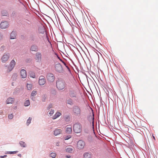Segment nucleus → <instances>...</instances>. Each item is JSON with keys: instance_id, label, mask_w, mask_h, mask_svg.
<instances>
[{"instance_id": "obj_30", "label": "nucleus", "mask_w": 158, "mask_h": 158, "mask_svg": "<svg viewBox=\"0 0 158 158\" xmlns=\"http://www.w3.org/2000/svg\"><path fill=\"white\" fill-rule=\"evenodd\" d=\"M31 118L29 117L27 121V125H28L30 124L31 122Z\"/></svg>"}, {"instance_id": "obj_15", "label": "nucleus", "mask_w": 158, "mask_h": 158, "mask_svg": "<svg viewBox=\"0 0 158 158\" xmlns=\"http://www.w3.org/2000/svg\"><path fill=\"white\" fill-rule=\"evenodd\" d=\"M38 47L37 46L35 45H32L31 47V50L32 51H37L38 50Z\"/></svg>"}, {"instance_id": "obj_12", "label": "nucleus", "mask_w": 158, "mask_h": 158, "mask_svg": "<svg viewBox=\"0 0 158 158\" xmlns=\"http://www.w3.org/2000/svg\"><path fill=\"white\" fill-rule=\"evenodd\" d=\"M20 75L22 78H25L27 76L26 71L24 69H22L20 71Z\"/></svg>"}, {"instance_id": "obj_26", "label": "nucleus", "mask_w": 158, "mask_h": 158, "mask_svg": "<svg viewBox=\"0 0 158 158\" xmlns=\"http://www.w3.org/2000/svg\"><path fill=\"white\" fill-rule=\"evenodd\" d=\"M66 150L67 152H71L73 149L72 147H69L66 148Z\"/></svg>"}, {"instance_id": "obj_17", "label": "nucleus", "mask_w": 158, "mask_h": 158, "mask_svg": "<svg viewBox=\"0 0 158 158\" xmlns=\"http://www.w3.org/2000/svg\"><path fill=\"white\" fill-rule=\"evenodd\" d=\"M27 87L28 90L31 89L33 87V85L30 82L27 83Z\"/></svg>"}, {"instance_id": "obj_18", "label": "nucleus", "mask_w": 158, "mask_h": 158, "mask_svg": "<svg viewBox=\"0 0 158 158\" xmlns=\"http://www.w3.org/2000/svg\"><path fill=\"white\" fill-rule=\"evenodd\" d=\"M14 101V99L12 98H8L6 101V103L7 104L10 103H12Z\"/></svg>"}, {"instance_id": "obj_24", "label": "nucleus", "mask_w": 158, "mask_h": 158, "mask_svg": "<svg viewBox=\"0 0 158 158\" xmlns=\"http://www.w3.org/2000/svg\"><path fill=\"white\" fill-rule=\"evenodd\" d=\"M89 120L91 119L93 126H94V114H93L92 116H90L89 117Z\"/></svg>"}, {"instance_id": "obj_35", "label": "nucleus", "mask_w": 158, "mask_h": 158, "mask_svg": "<svg viewBox=\"0 0 158 158\" xmlns=\"http://www.w3.org/2000/svg\"><path fill=\"white\" fill-rule=\"evenodd\" d=\"M71 137V136L69 135V136H67L65 138V140H68Z\"/></svg>"}, {"instance_id": "obj_16", "label": "nucleus", "mask_w": 158, "mask_h": 158, "mask_svg": "<svg viewBox=\"0 0 158 158\" xmlns=\"http://www.w3.org/2000/svg\"><path fill=\"white\" fill-rule=\"evenodd\" d=\"M37 94V92L36 91L34 90H33L32 92H31V98L32 100L34 101L35 100V98L34 97V96H35Z\"/></svg>"}, {"instance_id": "obj_19", "label": "nucleus", "mask_w": 158, "mask_h": 158, "mask_svg": "<svg viewBox=\"0 0 158 158\" xmlns=\"http://www.w3.org/2000/svg\"><path fill=\"white\" fill-rule=\"evenodd\" d=\"M16 33L15 31H13L11 33L10 35V39H13L16 38Z\"/></svg>"}, {"instance_id": "obj_23", "label": "nucleus", "mask_w": 158, "mask_h": 158, "mask_svg": "<svg viewBox=\"0 0 158 158\" xmlns=\"http://www.w3.org/2000/svg\"><path fill=\"white\" fill-rule=\"evenodd\" d=\"M66 103L67 104L71 105L73 104V102L72 100L70 98L68 99L67 100Z\"/></svg>"}, {"instance_id": "obj_6", "label": "nucleus", "mask_w": 158, "mask_h": 158, "mask_svg": "<svg viewBox=\"0 0 158 158\" xmlns=\"http://www.w3.org/2000/svg\"><path fill=\"white\" fill-rule=\"evenodd\" d=\"M55 69L57 72L61 73L63 71L62 66L60 64H57L55 65Z\"/></svg>"}, {"instance_id": "obj_32", "label": "nucleus", "mask_w": 158, "mask_h": 158, "mask_svg": "<svg viewBox=\"0 0 158 158\" xmlns=\"http://www.w3.org/2000/svg\"><path fill=\"white\" fill-rule=\"evenodd\" d=\"M18 152V151H15L13 152H9V153L10 154H15L17 153Z\"/></svg>"}, {"instance_id": "obj_21", "label": "nucleus", "mask_w": 158, "mask_h": 158, "mask_svg": "<svg viewBox=\"0 0 158 158\" xmlns=\"http://www.w3.org/2000/svg\"><path fill=\"white\" fill-rule=\"evenodd\" d=\"M84 158H90L91 155L88 153H85L83 155Z\"/></svg>"}, {"instance_id": "obj_14", "label": "nucleus", "mask_w": 158, "mask_h": 158, "mask_svg": "<svg viewBox=\"0 0 158 158\" xmlns=\"http://www.w3.org/2000/svg\"><path fill=\"white\" fill-rule=\"evenodd\" d=\"M72 131V127L70 126H67L66 130V133L70 134L71 133Z\"/></svg>"}, {"instance_id": "obj_34", "label": "nucleus", "mask_w": 158, "mask_h": 158, "mask_svg": "<svg viewBox=\"0 0 158 158\" xmlns=\"http://www.w3.org/2000/svg\"><path fill=\"white\" fill-rule=\"evenodd\" d=\"M52 104H50L49 105H48V109H49L51 108H52Z\"/></svg>"}, {"instance_id": "obj_5", "label": "nucleus", "mask_w": 158, "mask_h": 158, "mask_svg": "<svg viewBox=\"0 0 158 158\" xmlns=\"http://www.w3.org/2000/svg\"><path fill=\"white\" fill-rule=\"evenodd\" d=\"M47 79L48 81L52 82L55 79V77L54 75L52 73H49L47 76Z\"/></svg>"}, {"instance_id": "obj_7", "label": "nucleus", "mask_w": 158, "mask_h": 158, "mask_svg": "<svg viewBox=\"0 0 158 158\" xmlns=\"http://www.w3.org/2000/svg\"><path fill=\"white\" fill-rule=\"evenodd\" d=\"M85 145V143L84 141L80 140L77 143V147L78 149H82L84 148Z\"/></svg>"}, {"instance_id": "obj_31", "label": "nucleus", "mask_w": 158, "mask_h": 158, "mask_svg": "<svg viewBox=\"0 0 158 158\" xmlns=\"http://www.w3.org/2000/svg\"><path fill=\"white\" fill-rule=\"evenodd\" d=\"M54 112V110L52 109L51 111L49 112V114H50V116L52 115Z\"/></svg>"}, {"instance_id": "obj_1", "label": "nucleus", "mask_w": 158, "mask_h": 158, "mask_svg": "<svg viewBox=\"0 0 158 158\" xmlns=\"http://www.w3.org/2000/svg\"><path fill=\"white\" fill-rule=\"evenodd\" d=\"M73 85L72 81L70 80L67 81L66 83L62 78H58L56 80V85L57 89L59 90H62L65 89L66 86L71 87Z\"/></svg>"}, {"instance_id": "obj_38", "label": "nucleus", "mask_w": 158, "mask_h": 158, "mask_svg": "<svg viewBox=\"0 0 158 158\" xmlns=\"http://www.w3.org/2000/svg\"><path fill=\"white\" fill-rule=\"evenodd\" d=\"M6 156H7L6 155H5L3 156H0V157L1 158H4L6 157Z\"/></svg>"}, {"instance_id": "obj_20", "label": "nucleus", "mask_w": 158, "mask_h": 158, "mask_svg": "<svg viewBox=\"0 0 158 158\" xmlns=\"http://www.w3.org/2000/svg\"><path fill=\"white\" fill-rule=\"evenodd\" d=\"M61 115V113L59 112H57L53 116L52 119H55L57 118H58L59 116Z\"/></svg>"}, {"instance_id": "obj_27", "label": "nucleus", "mask_w": 158, "mask_h": 158, "mask_svg": "<svg viewBox=\"0 0 158 158\" xmlns=\"http://www.w3.org/2000/svg\"><path fill=\"white\" fill-rule=\"evenodd\" d=\"M30 104V102L29 100H26L24 103V105L26 106H28Z\"/></svg>"}, {"instance_id": "obj_2", "label": "nucleus", "mask_w": 158, "mask_h": 158, "mask_svg": "<svg viewBox=\"0 0 158 158\" xmlns=\"http://www.w3.org/2000/svg\"><path fill=\"white\" fill-rule=\"evenodd\" d=\"M74 131L76 133H81L82 130V127L81 124L77 123L74 124L73 127Z\"/></svg>"}, {"instance_id": "obj_4", "label": "nucleus", "mask_w": 158, "mask_h": 158, "mask_svg": "<svg viewBox=\"0 0 158 158\" xmlns=\"http://www.w3.org/2000/svg\"><path fill=\"white\" fill-rule=\"evenodd\" d=\"M10 57V54L8 53H5L1 58L2 63H6Z\"/></svg>"}, {"instance_id": "obj_28", "label": "nucleus", "mask_w": 158, "mask_h": 158, "mask_svg": "<svg viewBox=\"0 0 158 158\" xmlns=\"http://www.w3.org/2000/svg\"><path fill=\"white\" fill-rule=\"evenodd\" d=\"M29 76L31 77L34 78L35 77V74L33 72H31L29 73Z\"/></svg>"}, {"instance_id": "obj_3", "label": "nucleus", "mask_w": 158, "mask_h": 158, "mask_svg": "<svg viewBox=\"0 0 158 158\" xmlns=\"http://www.w3.org/2000/svg\"><path fill=\"white\" fill-rule=\"evenodd\" d=\"M73 114L76 116H79L81 114V111L80 108L77 106H74L73 107Z\"/></svg>"}, {"instance_id": "obj_29", "label": "nucleus", "mask_w": 158, "mask_h": 158, "mask_svg": "<svg viewBox=\"0 0 158 158\" xmlns=\"http://www.w3.org/2000/svg\"><path fill=\"white\" fill-rule=\"evenodd\" d=\"M50 156L53 158H55L56 156V154L55 153L52 152L50 154Z\"/></svg>"}, {"instance_id": "obj_41", "label": "nucleus", "mask_w": 158, "mask_h": 158, "mask_svg": "<svg viewBox=\"0 0 158 158\" xmlns=\"http://www.w3.org/2000/svg\"><path fill=\"white\" fill-rule=\"evenodd\" d=\"M2 14L3 15V16L5 15H4V14H2Z\"/></svg>"}, {"instance_id": "obj_11", "label": "nucleus", "mask_w": 158, "mask_h": 158, "mask_svg": "<svg viewBox=\"0 0 158 158\" xmlns=\"http://www.w3.org/2000/svg\"><path fill=\"white\" fill-rule=\"evenodd\" d=\"M39 84L40 85H44L46 82V80L45 77L43 76H41L39 78Z\"/></svg>"}, {"instance_id": "obj_8", "label": "nucleus", "mask_w": 158, "mask_h": 158, "mask_svg": "<svg viewBox=\"0 0 158 158\" xmlns=\"http://www.w3.org/2000/svg\"><path fill=\"white\" fill-rule=\"evenodd\" d=\"M69 96L72 98H76L77 96V92L75 90L72 89H69Z\"/></svg>"}, {"instance_id": "obj_9", "label": "nucleus", "mask_w": 158, "mask_h": 158, "mask_svg": "<svg viewBox=\"0 0 158 158\" xmlns=\"http://www.w3.org/2000/svg\"><path fill=\"white\" fill-rule=\"evenodd\" d=\"M15 65V61L14 60H12L10 63V66L8 67L7 70V72H10L11 71L14 67Z\"/></svg>"}, {"instance_id": "obj_39", "label": "nucleus", "mask_w": 158, "mask_h": 158, "mask_svg": "<svg viewBox=\"0 0 158 158\" xmlns=\"http://www.w3.org/2000/svg\"><path fill=\"white\" fill-rule=\"evenodd\" d=\"M66 157V158H70L71 157V156L70 155H66L65 156Z\"/></svg>"}, {"instance_id": "obj_22", "label": "nucleus", "mask_w": 158, "mask_h": 158, "mask_svg": "<svg viewBox=\"0 0 158 158\" xmlns=\"http://www.w3.org/2000/svg\"><path fill=\"white\" fill-rule=\"evenodd\" d=\"M36 56L37 59L41 60V54L40 53H37L36 54Z\"/></svg>"}, {"instance_id": "obj_40", "label": "nucleus", "mask_w": 158, "mask_h": 158, "mask_svg": "<svg viewBox=\"0 0 158 158\" xmlns=\"http://www.w3.org/2000/svg\"><path fill=\"white\" fill-rule=\"evenodd\" d=\"M60 60L64 64V63L65 62L63 61L62 60H61V59H60Z\"/></svg>"}, {"instance_id": "obj_42", "label": "nucleus", "mask_w": 158, "mask_h": 158, "mask_svg": "<svg viewBox=\"0 0 158 158\" xmlns=\"http://www.w3.org/2000/svg\"><path fill=\"white\" fill-rule=\"evenodd\" d=\"M153 138H154V139H155V137H153Z\"/></svg>"}, {"instance_id": "obj_25", "label": "nucleus", "mask_w": 158, "mask_h": 158, "mask_svg": "<svg viewBox=\"0 0 158 158\" xmlns=\"http://www.w3.org/2000/svg\"><path fill=\"white\" fill-rule=\"evenodd\" d=\"M19 144L22 147H26V144L23 141H21L20 142Z\"/></svg>"}, {"instance_id": "obj_13", "label": "nucleus", "mask_w": 158, "mask_h": 158, "mask_svg": "<svg viewBox=\"0 0 158 158\" xmlns=\"http://www.w3.org/2000/svg\"><path fill=\"white\" fill-rule=\"evenodd\" d=\"M62 132V131L60 129H56L54 131V135L56 136L60 134Z\"/></svg>"}, {"instance_id": "obj_37", "label": "nucleus", "mask_w": 158, "mask_h": 158, "mask_svg": "<svg viewBox=\"0 0 158 158\" xmlns=\"http://www.w3.org/2000/svg\"><path fill=\"white\" fill-rule=\"evenodd\" d=\"M60 143V142L59 141H58V142H57L56 143V146H59V145H59Z\"/></svg>"}, {"instance_id": "obj_10", "label": "nucleus", "mask_w": 158, "mask_h": 158, "mask_svg": "<svg viewBox=\"0 0 158 158\" xmlns=\"http://www.w3.org/2000/svg\"><path fill=\"white\" fill-rule=\"evenodd\" d=\"M8 26L9 23L7 21L2 22L0 24V27L3 29L7 28Z\"/></svg>"}, {"instance_id": "obj_33", "label": "nucleus", "mask_w": 158, "mask_h": 158, "mask_svg": "<svg viewBox=\"0 0 158 158\" xmlns=\"http://www.w3.org/2000/svg\"><path fill=\"white\" fill-rule=\"evenodd\" d=\"M8 117L9 119H11L13 118V115L12 114H9L8 116Z\"/></svg>"}, {"instance_id": "obj_36", "label": "nucleus", "mask_w": 158, "mask_h": 158, "mask_svg": "<svg viewBox=\"0 0 158 158\" xmlns=\"http://www.w3.org/2000/svg\"><path fill=\"white\" fill-rule=\"evenodd\" d=\"M64 64V65H65V66H66V67L68 69V70H69V67H68V66L67 65H66V64L65 63H64V64Z\"/></svg>"}]
</instances>
